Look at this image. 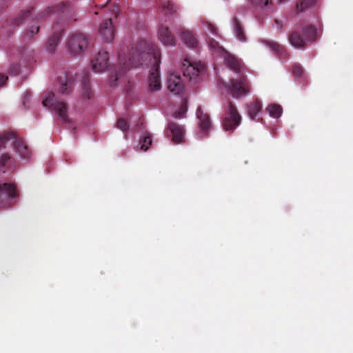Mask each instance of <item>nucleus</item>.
I'll return each mask as SVG.
<instances>
[{"label":"nucleus","mask_w":353,"mask_h":353,"mask_svg":"<svg viewBox=\"0 0 353 353\" xmlns=\"http://www.w3.org/2000/svg\"><path fill=\"white\" fill-rule=\"evenodd\" d=\"M208 43H209V46L212 48L216 49V48L219 47V43L214 39H210Z\"/></svg>","instance_id":"40"},{"label":"nucleus","mask_w":353,"mask_h":353,"mask_svg":"<svg viewBox=\"0 0 353 353\" xmlns=\"http://www.w3.org/2000/svg\"><path fill=\"white\" fill-rule=\"evenodd\" d=\"M160 63V50L154 43L140 41L130 49L126 44H123L118 52V68H114V74L110 77V85L114 86L118 79L130 68L145 64L151 65L149 89L150 91H158L161 88L159 72Z\"/></svg>","instance_id":"1"},{"label":"nucleus","mask_w":353,"mask_h":353,"mask_svg":"<svg viewBox=\"0 0 353 353\" xmlns=\"http://www.w3.org/2000/svg\"><path fill=\"white\" fill-rule=\"evenodd\" d=\"M17 196L16 186L14 184L0 183V208L11 205L12 200Z\"/></svg>","instance_id":"10"},{"label":"nucleus","mask_w":353,"mask_h":353,"mask_svg":"<svg viewBox=\"0 0 353 353\" xmlns=\"http://www.w3.org/2000/svg\"><path fill=\"white\" fill-rule=\"evenodd\" d=\"M61 37L62 32L59 31L54 32L53 34L48 39L46 44V49L48 52L52 53L56 50Z\"/></svg>","instance_id":"20"},{"label":"nucleus","mask_w":353,"mask_h":353,"mask_svg":"<svg viewBox=\"0 0 353 353\" xmlns=\"http://www.w3.org/2000/svg\"><path fill=\"white\" fill-rule=\"evenodd\" d=\"M112 13L114 14L115 17H117L120 13V7L119 5H114L111 8Z\"/></svg>","instance_id":"38"},{"label":"nucleus","mask_w":353,"mask_h":353,"mask_svg":"<svg viewBox=\"0 0 353 353\" xmlns=\"http://www.w3.org/2000/svg\"><path fill=\"white\" fill-rule=\"evenodd\" d=\"M55 5L49 6L44 10L40 12L37 14H34V8L30 6L25 10H21L14 19V24L19 26L30 19L36 20V21L41 22L46 17L55 14Z\"/></svg>","instance_id":"3"},{"label":"nucleus","mask_w":353,"mask_h":353,"mask_svg":"<svg viewBox=\"0 0 353 353\" xmlns=\"http://www.w3.org/2000/svg\"><path fill=\"white\" fill-rule=\"evenodd\" d=\"M187 111V102L186 100L183 99L181 105L179 110V111H176L174 112V117L175 118H182L185 116Z\"/></svg>","instance_id":"32"},{"label":"nucleus","mask_w":353,"mask_h":353,"mask_svg":"<svg viewBox=\"0 0 353 353\" xmlns=\"http://www.w3.org/2000/svg\"><path fill=\"white\" fill-rule=\"evenodd\" d=\"M208 30L210 31V33L212 34H216L217 33L216 28L210 23L207 22L206 23Z\"/></svg>","instance_id":"37"},{"label":"nucleus","mask_w":353,"mask_h":353,"mask_svg":"<svg viewBox=\"0 0 353 353\" xmlns=\"http://www.w3.org/2000/svg\"><path fill=\"white\" fill-rule=\"evenodd\" d=\"M196 117L199 120V126L201 129L205 131L211 126L209 115L204 113L201 108H198L196 110Z\"/></svg>","instance_id":"24"},{"label":"nucleus","mask_w":353,"mask_h":353,"mask_svg":"<svg viewBox=\"0 0 353 353\" xmlns=\"http://www.w3.org/2000/svg\"><path fill=\"white\" fill-rule=\"evenodd\" d=\"M279 3L283 2L285 0H278Z\"/></svg>","instance_id":"42"},{"label":"nucleus","mask_w":353,"mask_h":353,"mask_svg":"<svg viewBox=\"0 0 353 353\" xmlns=\"http://www.w3.org/2000/svg\"><path fill=\"white\" fill-rule=\"evenodd\" d=\"M241 121V116L232 101L228 102L226 115L223 119L222 125L227 131H233Z\"/></svg>","instance_id":"8"},{"label":"nucleus","mask_w":353,"mask_h":353,"mask_svg":"<svg viewBox=\"0 0 353 353\" xmlns=\"http://www.w3.org/2000/svg\"><path fill=\"white\" fill-rule=\"evenodd\" d=\"M160 7L165 15H172L177 11V6L172 0H160Z\"/></svg>","instance_id":"25"},{"label":"nucleus","mask_w":353,"mask_h":353,"mask_svg":"<svg viewBox=\"0 0 353 353\" xmlns=\"http://www.w3.org/2000/svg\"><path fill=\"white\" fill-rule=\"evenodd\" d=\"M292 73L295 77H301L303 74V67L299 63L294 64L292 67Z\"/></svg>","instance_id":"34"},{"label":"nucleus","mask_w":353,"mask_h":353,"mask_svg":"<svg viewBox=\"0 0 353 353\" xmlns=\"http://www.w3.org/2000/svg\"><path fill=\"white\" fill-rule=\"evenodd\" d=\"M20 72V66L18 64L14 65L10 69V74L11 75H17Z\"/></svg>","instance_id":"36"},{"label":"nucleus","mask_w":353,"mask_h":353,"mask_svg":"<svg viewBox=\"0 0 353 353\" xmlns=\"http://www.w3.org/2000/svg\"><path fill=\"white\" fill-rule=\"evenodd\" d=\"M160 41L165 46H174L176 45V39L173 33L167 27H161L158 32Z\"/></svg>","instance_id":"15"},{"label":"nucleus","mask_w":353,"mask_h":353,"mask_svg":"<svg viewBox=\"0 0 353 353\" xmlns=\"http://www.w3.org/2000/svg\"><path fill=\"white\" fill-rule=\"evenodd\" d=\"M267 110L269 112L270 117L274 118H279L282 114V107L276 104H270L268 105Z\"/></svg>","instance_id":"31"},{"label":"nucleus","mask_w":353,"mask_h":353,"mask_svg":"<svg viewBox=\"0 0 353 353\" xmlns=\"http://www.w3.org/2000/svg\"><path fill=\"white\" fill-rule=\"evenodd\" d=\"M81 86L82 97L85 99H90L92 97L93 92L90 87L89 74L88 72L84 74L81 81Z\"/></svg>","instance_id":"22"},{"label":"nucleus","mask_w":353,"mask_h":353,"mask_svg":"<svg viewBox=\"0 0 353 353\" xmlns=\"http://www.w3.org/2000/svg\"><path fill=\"white\" fill-rule=\"evenodd\" d=\"M42 103L45 107L52 108V110H54L61 122H69L66 104L64 102L56 101L54 92H48Z\"/></svg>","instance_id":"5"},{"label":"nucleus","mask_w":353,"mask_h":353,"mask_svg":"<svg viewBox=\"0 0 353 353\" xmlns=\"http://www.w3.org/2000/svg\"><path fill=\"white\" fill-rule=\"evenodd\" d=\"M228 90L234 98H239L250 92V85L247 77L239 74L238 77L232 79L228 85Z\"/></svg>","instance_id":"7"},{"label":"nucleus","mask_w":353,"mask_h":353,"mask_svg":"<svg viewBox=\"0 0 353 353\" xmlns=\"http://www.w3.org/2000/svg\"><path fill=\"white\" fill-rule=\"evenodd\" d=\"M251 3L257 6H268L269 0H250Z\"/></svg>","instance_id":"35"},{"label":"nucleus","mask_w":353,"mask_h":353,"mask_svg":"<svg viewBox=\"0 0 353 353\" xmlns=\"http://www.w3.org/2000/svg\"><path fill=\"white\" fill-rule=\"evenodd\" d=\"M152 144V138L149 133L145 132L143 134L139 143L138 145V147L139 149L142 151L145 152L148 149L149 145Z\"/></svg>","instance_id":"29"},{"label":"nucleus","mask_w":353,"mask_h":353,"mask_svg":"<svg viewBox=\"0 0 353 353\" xmlns=\"http://www.w3.org/2000/svg\"><path fill=\"white\" fill-rule=\"evenodd\" d=\"M117 127L123 132H126L128 130L130 125L125 119L119 118L117 122Z\"/></svg>","instance_id":"33"},{"label":"nucleus","mask_w":353,"mask_h":353,"mask_svg":"<svg viewBox=\"0 0 353 353\" xmlns=\"http://www.w3.org/2000/svg\"><path fill=\"white\" fill-rule=\"evenodd\" d=\"M8 79L7 76L0 74V88L6 83Z\"/></svg>","instance_id":"39"},{"label":"nucleus","mask_w":353,"mask_h":353,"mask_svg":"<svg viewBox=\"0 0 353 353\" xmlns=\"http://www.w3.org/2000/svg\"><path fill=\"white\" fill-rule=\"evenodd\" d=\"M99 34L104 42H111L114 38V28L111 19H104L99 28Z\"/></svg>","instance_id":"13"},{"label":"nucleus","mask_w":353,"mask_h":353,"mask_svg":"<svg viewBox=\"0 0 353 353\" xmlns=\"http://www.w3.org/2000/svg\"><path fill=\"white\" fill-rule=\"evenodd\" d=\"M94 72L104 71L109 66V54L107 51L100 50L91 61Z\"/></svg>","instance_id":"12"},{"label":"nucleus","mask_w":353,"mask_h":353,"mask_svg":"<svg viewBox=\"0 0 353 353\" xmlns=\"http://www.w3.org/2000/svg\"><path fill=\"white\" fill-rule=\"evenodd\" d=\"M262 104L260 101L256 99L247 105V112L252 120H256L258 114L261 111Z\"/></svg>","instance_id":"23"},{"label":"nucleus","mask_w":353,"mask_h":353,"mask_svg":"<svg viewBox=\"0 0 353 353\" xmlns=\"http://www.w3.org/2000/svg\"><path fill=\"white\" fill-rule=\"evenodd\" d=\"M316 0H299L296 3V12H303L305 9L314 6Z\"/></svg>","instance_id":"30"},{"label":"nucleus","mask_w":353,"mask_h":353,"mask_svg":"<svg viewBox=\"0 0 353 353\" xmlns=\"http://www.w3.org/2000/svg\"><path fill=\"white\" fill-rule=\"evenodd\" d=\"M274 23L276 25L278 29H282L283 28V24L281 21H280L278 19L274 20Z\"/></svg>","instance_id":"41"},{"label":"nucleus","mask_w":353,"mask_h":353,"mask_svg":"<svg viewBox=\"0 0 353 353\" xmlns=\"http://www.w3.org/2000/svg\"><path fill=\"white\" fill-rule=\"evenodd\" d=\"M168 89L174 94H179L184 89V85L179 75L170 74L167 81Z\"/></svg>","instance_id":"14"},{"label":"nucleus","mask_w":353,"mask_h":353,"mask_svg":"<svg viewBox=\"0 0 353 353\" xmlns=\"http://www.w3.org/2000/svg\"><path fill=\"white\" fill-rule=\"evenodd\" d=\"M55 13L59 14L67 23L77 21V10L71 3L68 1L61 2L55 5Z\"/></svg>","instance_id":"9"},{"label":"nucleus","mask_w":353,"mask_h":353,"mask_svg":"<svg viewBox=\"0 0 353 353\" xmlns=\"http://www.w3.org/2000/svg\"><path fill=\"white\" fill-rule=\"evenodd\" d=\"M89 38L81 32H75L68 37L66 47L69 52L74 55H80L84 52L89 46Z\"/></svg>","instance_id":"4"},{"label":"nucleus","mask_w":353,"mask_h":353,"mask_svg":"<svg viewBox=\"0 0 353 353\" xmlns=\"http://www.w3.org/2000/svg\"><path fill=\"white\" fill-rule=\"evenodd\" d=\"M262 43L268 47L271 51L276 54L281 59H285L288 57L286 49L279 43L270 40H262Z\"/></svg>","instance_id":"16"},{"label":"nucleus","mask_w":353,"mask_h":353,"mask_svg":"<svg viewBox=\"0 0 353 353\" xmlns=\"http://www.w3.org/2000/svg\"><path fill=\"white\" fill-rule=\"evenodd\" d=\"M225 64L236 74L241 73V65L240 61L234 56L227 54L225 57Z\"/></svg>","instance_id":"21"},{"label":"nucleus","mask_w":353,"mask_h":353,"mask_svg":"<svg viewBox=\"0 0 353 353\" xmlns=\"http://www.w3.org/2000/svg\"><path fill=\"white\" fill-rule=\"evenodd\" d=\"M12 140L14 143V149L21 157L28 159L30 157V152L25 143L19 139H17V134L13 132H8L0 137V150L6 148L7 143Z\"/></svg>","instance_id":"6"},{"label":"nucleus","mask_w":353,"mask_h":353,"mask_svg":"<svg viewBox=\"0 0 353 353\" xmlns=\"http://www.w3.org/2000/svg\"><path fill=\"white\" fill-rule=\"evenodd\" d=\"M180 38L185 46L194 48L198 46V41L194 33L188 30H182Z\"/></svg>","instance_id":"18"},{"label":"nucleus","mask_w":353,"mask_h":353,"mask_svg":"<svg viewBox=\"0 0 353 353\" xmlns=\"http://www.w3.org/2000/svg\"><path fill=\"white\" fill-rule=\"evenodd\" d=\"M234 31L236 38L239 40L241 41H245L246 40V37L243 32V28L236 17L234 19Z\"/></svg>","instance_id":"27"},{"label":"nucleus","mask_w":353,"mask_h":353,"mask_svg":"<svg viewBox=\"0 0 353 353\" xmlns=\"http://www.w3.org/2000/svg\"><path fill=\"white\" fill-rule=\"evenodd\" d=\"M74 85V79L70 74L65 77V80L61 81L59 86V92L63 94H68L70 93Z\"/></svg>","instance_id":"19"},{"label":"nucleus","mask_w":353,"mask_h":353,"mask_svg":"<svg viewBox=\"0 0 353 353\" xmlns=\"http://www.w3.org/2000/svg\"><path fill=\"white\" fill-rule=\"evenodd\" d=\"M14 159L8 153L1 155L0 159V170L3 172L7 170H11L14 168Z\"/></svg>","instance_id":"26"},{"label":"nucleus","mask_w":353,"mask_h":353,"mask_svg":"<svg viewBox=\"0 0 353 353\" xmlns=\"http://www.w3.org/2000/svg\"><path fill=\"white\" fill-rule=\"evenodd\" d=\"M183 76L188 78L190 81H196L198 77L205 71V65L201 62L191 63L188 59H185L183 63Z\"/></svg>","instance_id":"11"},{"label":"nucleus","mask_w":353,"mask_h":353,"mask_svg":"<svg viewBox=\"0 0 353 353\" xmlns=\"http://www.w3.org/2000/svg\"><path fill=\"white\" fill-rule=\"evenodd\" d=\"M317 39L316 28L312 25L300 24L288 35L290 43L294 48H303Z\"/></svg>","instance_id":"2"},{"label":"nucleus","mask_w":353,"mask_h":353,"mask_svg":"<svg viewBox=\"0 0 353 353\" xmlns=\"http://www.w3.org/2000/svg\"><path fill=\"white\" fill-rule=\"evenodd\" d=\"M40 26L39 23L36 21L35 23H30L28 25L26 32L25 34V38L27 39H30L36 35L39 31Z\"/></svg>","instance_id":"28"},{"label":"nucleus","mask_w":353,"mask_h":353,"mask_svg":"<svg viewBox=\"0 0 353 353\" xmlns=\"http://www.w3.org/2000/svg\"><path fill=\"white\" fill-rule=\"evenodd\" d=\"M168 129L172 133V140L175 143H181L183 140L185 130L183 126L175 123L170 122L168 123Z\"/></svg>","instance_id":"17"}]
</instances>
